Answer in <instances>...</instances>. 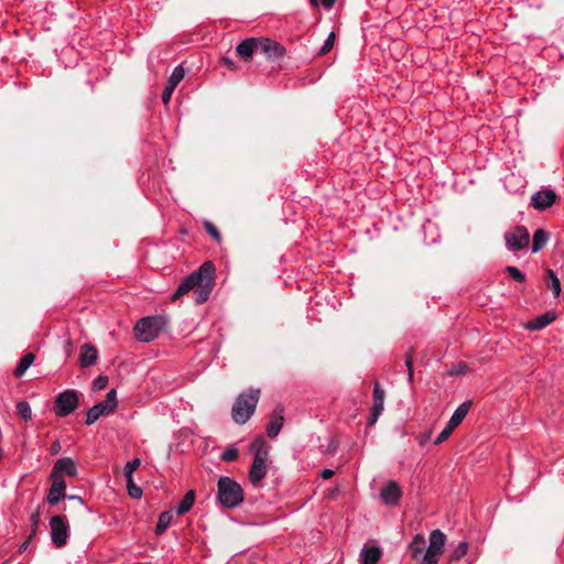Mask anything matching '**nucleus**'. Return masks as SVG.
<instances>
[{"label":"nucleus","instance_id":"nucleus-1","mask_svg":"<svg viewBox=\"0 0 564 564\" xmlns=\"http://www.w3.org/2000/svg\"><path fill=\"white\" fill-rule=\"evenodd\" d=\"M215 265L210 261L204 262L197 271H194L182 280L172 300H177L182 295L194 290L196 303L203 304L208 299L215 284Z\"/></svg>","mask_w":564,"mask_h":564},{"label":"nucleus","instance_id":"nucleus-2","mask_svg":"<svg viewBox=\"0 0 564 564\" xmlns=\"http://www.w3.org/2000/svg\"><path fill=\"white\" fill-rule=\"evenodd\" d=\"M259 395V389H251L237 397L231 409L232 420L237 424H245L251 417L258 404Z\"/></svg>","mask_w":564,"mask_h":564},{"label":"nucleus","instance_id":"nucleus-3","mask_svg":"<svg viewBox=\"0 0 564 564\" xmlns=\"http://www.w3.org/2000/svg\"><path fill=\"white\" fill-rule=\"evenodd\" d=\"M218 500L226 508H236L243 501L242 487L229 477H220L217 484Z\"/></svg>","mask_w":564,"mask_h":564},{"label":"nucleus","instance_id":"nucleus-4","mask_svg":"<svg viewBox=\"0 0 564 564\" xmlns=\"http://www.w3.org/2000/svg\"><path fill=\"white\" fill-rule=\"evenodd\" d=\"M252 449L254 451L253 462L249 469V480L253 486H259L262 479L267 476V458L268 451L264 447L263 438H258L252 443Z\"/></svg>","mask_w":564,"mask_h":564},{"label":"nucleus","instance_id":"nucleus-5","mask_svg":"<svg viewBox=\"0 0 564 564\" xmlns=\"http://www.w3.org/2000/svg\"><path fill=\"white\" fill-rule=\"evenodd\" d=\"M165 324L166 319L161 315L143 317L134 326L135 338L144 343L152 341L159 336Z\"/></svg>","mask_w":564,"mask_h":564},{"label":"nucleus","instance_id":"nucleus-6","mask_svg":"<svg viewBox=\"0 0 564 564\" xmlns=\"http://www.w3.org/2000/svg\"><path fill=\"white\" fill-rule=\"evenodd\" d=\"M50 535L55 547H63L67 544L69 525L65 516H53L50 519Z\"/></svg>","mask_w":564,"mask_h":564},{"label":"nucleus","instance_id":"nucleus-7","mask_svg":"<svg viewBox=\"0 0 564 564\" xmlns=\"http://www.w3.org/2000/svg\"><path fill=\"white\" fill-rule=\"evenodd\" d=\"M446 542L445 534L436 529L430 533V544L421 558L420 564H437Z\"/></svg>","mask_w":564,"mask_h":564},{"label":"nucleus","instance_id":"nucleus-8","mask_svg":"<svg viewBox=\"0 0 564 564\" xmlns=\"http://www.w3.org/2000/svg\"><path fill=\"white\" fill-rule=\"evenodd\" d=\"M78 392L73 389L61 392L54 403V413L58 417H65L78 408Z\"/></svg>","mask_w":564,"mask_h":564},{"label":"nucleus","instance_id":"nucleus-9","mask_svg":"<svg viewBox=\"0 0 564 564\" xmlns=\"http://www.w3.org/2000/svg\"><path fill=\"white\" fill-rule=\"evenodd\" d=\"M470 406H471V401H465L458 405V408L454 411L451 419L446 423L445 427L441 431V433L434 441L435 445L443 443L451 436V434L454 432V430L463 422V420L467 415Z\"/></svg>","mask_w":564,"mask_h":564},{"label":"nucleus","instance_id":"nucleus-10","mask_svg":"<svg viewBox=\"0 0 564 564\" xmlns=\"http://www.w3.org/2000/svg\"><path fill=\"white\" fill-rule=\"evenodd\" d=\"M505 241L508 250L520 251L529 246V230L524 226H517L505 235Z\"/></svg>","mask_w":564,"mask_h":564},{"label":"nucleus","instance_id":"nucleus-11","mask_svg":"<svg viewBox=\"0 0 564 564\" xmlns=\"http://www.w3.org/2000/svg\"><path fill=\"white\" fill-rule=\"evenodd\" d=\"M384 395H386V393H384L383 388L380 386L379 382H376L375 387H373V393H372L373 405H372L371 413H370L369 420H368V423L370 425H373L383 412Z\"/></svg>","mask_w":564,"mask_h":564},{"label":"nucleus","instance_id":"nucleus-12","mask_svg":"<svg viewBox=\"0 0 564 564\" xmlns=\"http://www.w3.org/2000/svg\"><path fill=\"white\" fill-rule=\"evenodd\" d=\"M52 480L51 488L48 490L46 500L50 505L55 506L61 502L66 497V482L63 477H51Z\"/></svg>","mask_w":564,"mask_h":564},{"label":"nucleus","instance_id":"nucleus-13","mask_svg":"<svg viewBox=\"0 0 564 564\" xmlns=\"http://www.w3.org/2000/svg\"><path fill=\"white\" fill-rule=\"evenodd\" d=\"M258 52L267 55L269 58H276L285 54V48L276 41L271 39H258Z\"/></svg>","mask_w":564,"mask_h":564},{"label":"nucleus","instance_id":"nucleus-14","mask_svg":"<svg viewBox=\"0 0 564 564\" xmlns=\"http://www.w3.org/2000/svg\"><path fill=\"white\" fill-rule=\"evenodd\" d=\"M62 475H66L69 477L77 476V467L75 462L69 457L58 458L51 471V477H62Z\"/></svg>","mask_w":564,"mask_h":564},{"label":"nucleus","instance_id":"nucleus-15","mask_svg":"<svg viewBox=\"0 0 564 564\" xmlns=\"http://www.w3.org/2000/svg\"><path fill=\"white\" fill-rule=\"evenodd\" d=\"M556 194L552 189H542L531 197V205L538 210H544L555 203Z\"/></svg>","mask_w":564,"mask_h":564},{"label":"nucleus","instance_id":"nucleus-16","mask_svg":"<svg viewBox=\"0 0 564 564\" xmlns=\"http://www.w3.org/2000/svg\"><path fill=\"white\" fill-rule=\"evenodd\" d=\"M283 412L284 409L282 405L279 404L274 408L270 421L267 425L268 437L274 438L279 435L284 422Z\"/></svg>","mask_w":564,"mask_h":564},{"label":"nucleus","instance_id":"nucleus-17","mask_svg":"<svg viewBox=\"0 0 564 564\" xmlns=\"http://www.w3.org/2000/svg\"><path fill=\"white\" fill-rule=\"evenodd\" d=\"M401 495L402 492L399 485L393 480L389 481L387 486L383 487L380 491L382 501L389 506L397 505L401 498Z\"/></svg>","mask_w":564,"mask_h":564},{"label":"nucleus","instance_id":"nucleus-18","mask_svg":"<svg viewBox=\"0 0 564 564\" xmlns=\"http://www.w3.org/2000/svg\"><path fill=\"white\" fill-rule=\"evenodd\" d=\"M239 57L245 61L252 58L253 53L258 52V39L249 37L239 43L236 47Z\"/></svg>","mask_w":564,"mask_h":564},{"label":"nucleus","instance_id":"nucleus-19","mask_svg":"<svg viewBox=\"0 0 564 564\" xmlns=\"http://www.w3.org/2000/svg\"><path fill=\"white\" fill-rule=\"evenodd\" d=\"M98 358V351L97 349L89 344H85L80 348V367H90L94 366Z\"/></svg>","mask_w":564,"mask_h":564},{"label":"nucleus","instance_id":"nucleus-20","mask_svg":"<svg viewBox=\"0 0 564 564\" xmlns=\"http://www.w3.org/2000/svg\"><path fill=\"white\" fill-rule=\"evenodd\" d=\"M382 556V551L379 546H364L360 551L361 564H376Z\"/></svg>","mask_w":564,"mask_h":564},{"label":"nucleus","instance_id":"nucleus-21","mask_svg":"<svg viewBox=\"0 0 564 564\" xmlns=\"http://www.w3.org/2000/svg\"><path fill=\"white\" fill-rule=\"evenodd\" d=\"M555 319V314L552 312H546L542 315L534 317L525 324V328L530 330H540L546 327L550 323Z\"/></svg>","mask_w":564,"mask_h":564},{"label":"nucleus","instance_id":"nucleus-22","mask_svg":"<svg viewBox=\"0 0 564 564\" xmlns=\"http://www.w3.org/2000/svg\"><path fill=\"white\" fill-rule=\"evenodd\" d=\"M426 541L422 534H416L411 543L409 544V551L411 552V557L413 560H420L423 557V552L426 551Z\"/></svg>","mask_w":564,"mask_h":564},{"label":"nucleus","instance_id":"nucleus-23","mask_svg":"<svg viewBox=\"0 0 564 564\" xmlns=\"http://www.w3.org/2000/svg\"><path fill=\"white\" fill-rule=\"evenodd\" d=\"M549 240V234L544 229H536L533 234L531 250L533 253L542 250Z\"/></svg>","mask_w":564,"mask_h":564},{"label":"nucleus","instance_id":"nucleus-24","mask_svg":"<svg viewBox=\"0 0 564 564\" xmlns=\"http://www.w3.org/2000/svg\"><path fill=\"white\" fill-rule=\"evenodd\" d=\"M195 497H196L195 491L194 490H188L184 495V497L182 498L180 503L177 505L176 513L178 516H182V514L188 512L192 509V507L194 506Z\"/></svg>","mask_w":564,"mask_h":564},{"label":"nucleus","instance_id":"nucleus-25","mask_svg":"<svg viewBox=\"0 0 564 564\" xmlns=\"http://www.w3.org/2000/svg\"><path fill=\"white\" fill-rule=\"evenodd\" d=\"M34 355L32 352H28L25 354L19 361L18 366L15 367V369L13 370V375L14 377L17 378H20L22 377L25 371L30 368V366L33 364L34 361Z\"/></svg>","mask_w":564,"mask_h":564},{"label":"nucleus","instance_id":"nucleus-26","mask_svg":"<svg viewBox=\"0 0 564 564\" xmlns=\"http://www.w3.org/2000/svg\"><path fill=\"white\" fill-rule=\"evenodd\" d=\"M173 519V514L171 511H164L159 516L158 523L155 527V534H163L167 528L170 527Z\"/></svg>","mask_w":564,"mask_h":564},{"label":"nucleus","instance_id":"nucleus-27","mask_svg":"<svg viewBox=\"0 0 564 564\" xmlns=\"http://www.w3.org/2000/svg\"><path fill=\"white\" fill-rule=\"evenodd\" d=\"M98 404H101L102 410L106 414L113 412L118 405L117 403V392L115 389H111L107 392L106 399Z\"/></svg>","mask_w":564,"mask_h":564},{"label":"nucleus","instance_id":"nucleus-28","mask_svg":"<svg viewBox=\"0 0 564 564\" xmlns=\"http://www.w3.org/2000/svg\"><path fill=\"white\" fill-rule=\"evenodd\" d=\"M106 414L101 404H95L87 411L86 424H94L101 415Z\"/></svg>","mask_w":564,"mask_h":564},{"label":"nucleus","instance_id":"nucleus-29","mask_svg":"<svg viewBox=\"0 0 564 564\" xmlns=\"http://www.w3.org/2000/svg\"><path fill=\"white\" fill-rule=\"evenodd\" d=\"M184 76H185V70H184L183 66L177 65L176 67H174L171 76L169 77L167 85L176 88L177 85L181 83V80L184 78Z\"/></svg>","mask_w":564,"mask_h":564},{"label":"nucleus","instance_id":"nucleus-30","mask_svg":"<svg viewBox=\"0 0 564 564\" xmlns=\"http://www.w3.org/2000/svg\"><path fill=\"white\" fill-rule=\"evenodd\" d=\"M549 289L553 292V295L557 297L561 293V282L556 276L555 272L551 269L547 270Z\"/></svg>","mask_w":564,"mask_h":564},{"label":"nucleus","instance_id":"nucleus-31","mask_svg":"<svg viewBox=\"0 0 564 564\" xmlns=\"http://www.w3.org/2000/svg\"><path fill=\"white\" fill-rule=\"evenodd\" d=\"M141 459L140 458H133L132 460L128 462L123 468V475L126 478V481H131V477H133V473L140 467Z\"/></svg>","mask_w":564,"mask_h":564},{"label":"nucleus","instance_id":"nucleus-32","mask_svg":"<svg viewBox=\"0 0 564 564\" xmlns=\"http://www.w3.org/2000/svg\"><path fill=\"white\" fill-rule=\"evenodd\" d=\"M468 551V543L460 541L449 555L451 561H458L466 555Z\"/></svg>","mask_w":564,"mask_h":564},{"label":"nucleus","instance_id":"nucleus-33","mask_svg":"<svg viewBox=\"0 0 564 564\" xmlns=\"http://www.w3.org/2000/svg\"><path fill=\"white\" fill-rule=\"evenodd\" d=\"M17 412L23 420L31 419L32 410L29 402L26 401H19L17 403Z\"/></svg>","mask_w":564,"mask_h":564},{"label":"nucleus","instance_id":"nucleus-34","mask_svg":"<svg viewBox=\"0 0 564 564\" xmlns=\"http://www.w3.org/2000/svg\"><path fill=\"white\" fill-rule=\"evenodd\" d=\"M506 272L512 280L517 282L522 283L525 281L524 273H522L517 267L508 265L506 267Z\"/></svg>","mask_w":564,"mask_h":564},{"label":"nucleus","instance_id":"nucleus-35","mask_svg":"<svg viewBox=\"0 0 564 564\" xmlns=\"http://www.w3.org/2000/svg\"><path fill=\"white\" fill-rule=\"evenodd\" d=\"M239 456V452L236 447L231 446V447H227L223 454H221V459L224 462H228V463H231V462H235Z\"/></svg>","mask_w":564,"mask_h":564},{"label":"nucleus","instance_id":"nucleus-36","mask_svg":"<svg viewBox=\"0 0 564 564\" xmlns=\"http://www.w3.org/2000/svg\"><path fill=\"white\" fill-rule=\"evenodd\" d=\"M126 482H127L129 496L133 499H140L142 497V489L134 484L133 477H131L130 482L129 481H126Z\"/></svg>","mask_w":564,"mask_h":564},{"label":"nucleus","instance_id":"nucleus-37","mask_svg":"<svg viewBox=\"0 0 564 564\" xmlns=\"http://www.w3.org/2000/svg\"><path fill=\"white\" fill-rule=\"evenodd\" d=\"M204 227H205L207 234L210 235L214 238V240H216L217 242L220 241V239H221L220 232L212 221H209V220L204 221Z\"/></svg>","mask_w":564,"mask_h":564},{"label":"nucleus","instance_id":"nucleus-38","mask_svg":"<svg viewBox=\"0 0 564 564\" xmlns=\"http://www.w3.org/2000/svg\"><path fill=\"white\" fill-rule=\"evenodd\" d=\"M334 41H335V34L332 32L330 34H328L325 43L321 47L319 55H325L326 53H328L334 45Z\"/></svg>","mask_w":564,"mask_h":564},{"label":"nucleus","instance_id":"nucleus-39","mask_svg":"<svg viewBox=\"0 0 564 564\" xmlns=\"http://www.w3.org/2000/svg\"><path fill=\"white\" fill-rule=\"evenodd\" d=\"M107 384H108V377L107 376H98L93 381V388L96 391L105 389L107 387Z\"/></svg>","mask_w":564,"mask_h":564},{"label":"nucleus","instance_id":"nucleus-40","mask_svg":"<svg viewBox=\"0 0 564 564\" xmlns=\"http://www.w3.org/2000/svg\"><path fill=\"white\" fill-rule=\"evenodd\" d=\"M174 90H175L174 87H171L170 85L166 84V86L162 93V102L164 105H167L170 102Z\"/></svg>","mask_w":564,"mask_h":564},{"label":"nucleus","instance_id":"nucleus-41","mask_svg":"<svg viewBox=\"0 0 564 564\" xmlns=\"http://www.w3.org/2000/svg\"><path fill=\"white\" fill-rule=\"evenodd\" d=\"M468 370V367L466 364H458L456 367H454L449 373L451 375H465Z\"/></svg>","mask_w":564,"mask_h":564},{"label":"nucleus","instance_id":"nucleus-42","mask_svg":"<svg viewBox=\"0 0 564 564\" xmlns=\"http://www.w3.org/2000/svg\"><path fill=\"white\" fill-rule=\"evenodd\" d=\"M39 519H40V513H39V511L33 512V513L31 514V517H30V521L32 522V527H33V529H32V534H34V533H35V531H36V527H37V523H39Z\"/></svg>","mask_w":564,"mask_h":564},{"label":"nucleus","instance_id":"nucleus-43","mask_svg":"<svg viewBox=\"0 0 564 564\" xmlns=\"http://www.w3.org/2000/svg\"><path fill=\"white\" fill-rule=\"evenodd\" d=\"M405 365H406V368H408V371H409V373H408V376H409V380L411 381V380H412V378H413V370H412V356H411V355H409V356L406 357Z\"/></svg>","mask_w":564,"mask_h":564},{"label":"nucleus","instance_id":"nucleus-44","mask_svg":"<svg viewBox=\"0 0 564 564\" xmlns=\"http://www.w3.org/2000/svg\"><path fill=\"white\" fill-rule=\"evenodd\" d=\"M221 62H223L224 65L227 66L228 69H235L236 68L235 62L232 59H230L229 57H223Z\"/></svg>","mask_w":564,"mask_h":564},{"label":"nucleus","instance_id":"nucleus-45","mask_svg":"<svg viewBox=\"0 0 564 564\" xmlns=\"http://www.w3.org/2000/svg\"><path fill=\"white\" fill-rule=\"evenodd\" d=\"M319 476L323 478V479H329L330 477L334 476V470L333 469H323L321 473H319Z\"/></svg>","mask_w":564,"mask_h":564},{"label":"nucleus","instance_id":"nucleus-46","mask_svg":"<svg viewBox=\"0 0 564 564\" xmlns=\"http://www.w3.org/2000/svg\"><path fill=\"white\" fill-rule=\"evenodd\" d=\"M335 3V0H322L324 8H330Z\"/></svg>","mask_w":564,"mask_h":564},{"label":"nucleus","instance_id":"nucleus-47","mask_svg":"<svg viewBox=\"0 0 564 564\" xmlns=\"http://www.w3.org/2000/svg\"><path fill=\"white\" fill-rule=\"evenodd\" d=\"M59 448H61L59 443L58 442L54 443L52 445V454L58 453Z\"/></svg>","mask_w":564,"mask_h":564},{"label":"nucleus","instance_id":"nucleus-48","mask_svg":"<svg viewBox=\"0 0 564 564\" xmlns=\"http://www.w3.org/2000/svg\"><path fill=\"white\" fill-rule=\"evenodd\" d=\"M68 499H72V500H78L82 505H84V500L82 497L79 496H68Z\"/></svg>","mask_w":564,"mask_h":564},{"label":"nucleus","instance_id":"nucleus-49","mask_svg":"<svg viewBox=\"0 0 564 564\" xmlns=\"http://www.w3.org/2000/svg\"><path fill=\"white\" fill-rule=\"evenodd\" d=\"M311 4L313 7H317L318 6V1L317 0H310Z\"/></svg>","mask_w":564,"mask_h":564},{"label":"nucleus","instance_id":"nucleus-50","mask_svg":"<svg viewBox=\"0 0 564 564\" xmlns=\"http://www.w3.org/2000/svg\"><path fill=\"white\" fill-rule=\"evenodd\" d=\"M26 546H28V543H23V544L21 545V547H20V552L24 551V550L26 549Z\"/></svg>","mask_w":564,"mask_h":564}]
</instances>
